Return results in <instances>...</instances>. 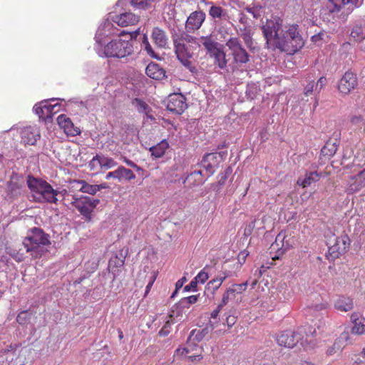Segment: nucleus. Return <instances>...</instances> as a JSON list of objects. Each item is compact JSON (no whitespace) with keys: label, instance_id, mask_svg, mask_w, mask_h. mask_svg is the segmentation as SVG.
Here are the masks:
<instances>
[{"label":"nucleus","instance_id":"obj_1","mask_svg":"<svg viewBox=\"0 0 365 365\" xmlns=\"http://www.w3.org/2000/svg\"><path fill=\"white\" fill-rule=\"evenodd\" d=\"M267 48L292 55L304 45V40L297 24L283 25L280 18L267 19L262 26Z\"/></svg>","mask_w":365,"mask_h":365},{"label":"nucleus","instance_id":"obj_2","mask_svg":"<svg viewBox=\"0 0 365 365\" xmlns=\"http://www.w3.org/2000/svg\"><path fill=\"white\" fill-rule=\"evenodd\" d=\"M22 244L31 258L38 259L48 252L46 246L51 245L50 237L42 229L33 227L28 231Z\"/></svg>","mask_w":365,"mask_h":365},{"label":"nucleus","instance_id":"obj_3","mask_svg":"<svg viewBox=\"0 0 365 365\" xmlns=\"http://www.w3.org/2000/svg\"><path fill=\"white\" fill-rule=\"evenodd\" d=\"M26 183L35 202L57 204L59 192L54 190L46 180L28 175Z\"/></svg>","mask_w":365,"mask_h":365},{"label":"nucleus","instance_id":"obj_4","mask_svg":"<svg viewBox=\"0 0 365 365\" xmlns=\"http://www.w3.org/2000/svg\"><path fill=\"white\" fill-rule=\"evenodd\" d=\"M139 34V29L131 33L122 31L120 36L125 38L112 40L104 48V53L107 57L124 58L133 52V46L131 43L133 38H135Z\"/></svg>","mask_w":365,"mask_h":365},{"label":"nucleus","instance_id":"obj_5","mask_svg":"<svg viewBox=\"0 0 365 365\" xmlns=\"http://www.w3.org/2000/svg\"><path fill=\"white\" fill-rule=\"evenodd\" d=\"M316 334L315 329L312 331V327L309 325H305L299 327L296 331L285 330L279 333L277 336V344L286 348H293L297 343L301 341L304 345V337L306 336L305 341L309 335Z\"/></svg>","mask_w":365,"mask_h":365},{"label":"nucleus","instance_id":"obj_6","mask_svg":"<svg viewBox=\"0 0 365 365\" xmlns=\"http://www.w3.org/2000/svg\"><path fill=\"white\" fill-rule=\"evenodd\" d=\"M99 202V200L93 199L88 196H78L77 195L71 196V204L84 217L86 221L91 220L92 212Z\"/></svg>","mask_w":365,"mask_h":365},{"label":"nucleus","instance_id":"obj_7","mask_svg":"<svg viewBox=\"0 0 365 365\" xmlns=\"http://www.w3.org/2000/svg\"><path fill=\"white\" fill-rule=\"evenodd\" d=\"M173 44L178 60L192 73H197V69L191 61L193 57V52L190 47L175 40H173Z\"/></svg>","mask_w":365,"mask_h":365},{"label":"nucleus","instance_id":"obj_8","mask_svg":"<svg viewBox=\"0 0 365 365\" xmlns=\"http://www.w3.org/2000/svg\"><path fill=\"white\" fill-rule=\"evenodd\" d=\"M185 97L181 93H173L168 96L167 109L176 114L182 113L187 108Z\"/></svg>","mask_w":365,"mask_h":365},{"label":"nucleus","instance_id":"obj_9","mask_svg":"<svg viewBox=\"0 0 365 365\" xmlns=\"http://www.w3.org/2000/svg\"><path fill=\"white\" fill-rule=\"evenodd\" d=\"M357 86L356 75L351 71H346L339 81L338 89L341 93L347 95Z\"/></svg>","mask_w":365,"mask_h":365},{"label":"nucleus","instance_id":"obj_10","mask_svg":"<svg viewBox=\"0 0 365 365\" xmlns=\"http://www.w3.org/2000/svg\"><path fill=\"white\" fill-rule=\"evenodd\" d=\"M109 19L117 25L124 27L134 25L139 21V17L131 12L109 14Z\"/></svg>","mask_w":365,"mask_h":365},{"label":"nucleus","instance_id":"obj_11","mask_svg":"<svg viewBox=\"0 0 365 365\" xmlns=\"http://www.w3.org/2000/svg\"><path fill=\"white\" fill-rule=\"evenodd\" d=\"M205 13L202 11L192 12L187 17L185 23V29L187 32H193L198 30L205 20Z\"/></svg>","mask_w":365,"mask_h":365},{"label":"nucleus","instance_id":"obj_12","mask_svg":"<svg viewBox=\"0 0 365 365\" xmlns=\"http://www.w3.org/2000/svg\"><path fill=\"white\" fill-rule=\"evenodd\" d=\"M327 245L329 246V252L340 254L345 252L349 245V239L346 235L340 237L333 236V240L329 239Z\"/></svg>","mask_w":365,"mask_h":365},{"label":"nucleus","instance_id":"obj_13","mask_svg":"<svg viewBox=\"0 0 365 365\" xmlns=\"http://www.w3.org/2000/svg\"><path fill=\"white\" fill-rule=\"evenodd\" d=\"M21 142L25 145H34L40 138L39 130L36 127L28 126L21 133Z\"/></svg>","mask_w":365,"mask_h":365},{"label":"nucleus","instance_id":"obj_14","mask_svg":"<svg viewBox=\"0 0 365 365\" xmlns=\"http://www.w3.org/2000/svg\"><path fill=\"white\" fill-rule=\"evenodd\" d=\"M110 19L106 20L98 29L96 38L97 41L106 36H110L113 35H118L117 31H118L116 28L113 27Z\"/></svg>","mask_w":365,"mask_h":365},{"label":"nucleus","instance_id":"obj_15","mask_svg":"<svg viewBox=\"0 0 365 365\" xmlns=\"http://www.w3.org/2000/svg\"><path fill=\"white\" fill-rule=\"evenodd\" d=\"M57 122L60 127L64 129L65 133L68 135H76L80 133V130L77 128H74V125L69 118L66 115L61 114L58 116Z\"/></svg>","mask_w":365,"mask_h":365},{"label":"nucleus","instance_id":"obj_16","mask_svg":"<svg viewBox=\"0 0 365 365\" xmlns=\"http://www.w3.org/2000/svg\"><path fill=\"white\" fill-rule=\"evenodd\" d=\"M202 46L207 51V53L211 55L218 48H220L219 43L216 41L212 35L202 36L199 38L198 48Z\"/></svg>","mask_w":365,"mask_h":365},{"label":"nucleus","instance_id":"obj_17","mask_svg":"<svg viewBox=\"0 0 365 365\" xmlns=\"http://www.w3.org/2000/svg\"><path fill=\"white\" fill-rule=\"evenodd\" d=\"M151 38L158 48H164L168 45V38L165 32L158 27L153 29Z\"/></svg>","mask_w":365,"mask_h":365},{"label":"nucleus","instance_id":"obj_18","mask_svg":"<svg viewBox=\"0 0 365 365\" xmlns=\"http://www.w3.org/2000/svg\"><path fill=\"white\" fill-rule=\"evenodd\" d=\"M334 308L340 312H347L354 308L353 299L347 296H339L334 304Z\"/></svg>","mask_w":365,"mask_h":365},{"label":"nucleus","instance_id":"obj_19","mask_svg":"<svg viewBox=\"0 0 365 365\" xmlns=\"http://www.w3.org/2000/svg\"><path fill=\"white\" fill-rule=\"evenodd\" d=\"M145 73L148 76L155 80H162L165 77V71L156 63H150Z\"/></svg>","mask_w":365,"mask_h":365},{"label":"nucleus","instance_id":"obj_20","mask_svg":"<svg viewBox=\"0 0 365 365\" xmlns=\"http://www.w3.org/2000/svg\"><path fill=\"white\" fill-rule=\"evenodd\" d=\"M202 174L201 170H195L189 175H187L186 178L184 180L183 183L188 187H192L194 186L202 185L205 182L202 178Z\"/></svg>","mask_w":365,"mask_h":365},{"label":"nucleus","instance_id":"obj_21","mask_svg":"<svg viewBox=\"0 0 365 365\" xmlns=\"http://www.w3.org/2000/svg\"><path fill=\"white\" fill-rule=\"evenodd\" d=\"M347 189L349 193H354L365 187V170L361 171L356 176L352 178Z\"/></svg>","mask_w":365,"mask_h":365},{"label":"nucleus","instance_id":"obj_22","mask_svg":"<svg viewBox=\"0 0 365 365\" xmlns=\"http://www.w3.org/2000/svg\"><path fill=\"white\" fill-rule=\"evenodd\" d=\"M351 319L354 324L351 331L356 334H362L365 331V318H359L357 313H353Z\"/></svg>","mask_w":365,"mask_h":365},{"label":"nucleus","instance_id":"obj_23","mask_svg":"<svg viewBox=\"0 0 365 365\" xmlns=\"http://www.w3.org/2000/svg\"><path fill=\"white\" fill-rule=\"evenodd\" d=\"M173 40L176 41H179L182 43L184 45L190 44L189 46H195V48H198L199 44V38L192 36L188 34L185 32L180 34V35H175L173 36Z\"/></svg>","mask_w":365,"mask_h":365},{"label":"nucleus","instance_id":"obj_24","mask_svg":"<svg viewBox=\"0 0 365 365\" xmlns=\"http://www.w3.org/2000/svg\"><path fill=\"white\" fill-rule=\"evenodd\" d=\"M329 1L328 8L331 12L339 11L343 6L348 4H351L355 7L360 5L359 0H329Z\"/></svg>","mask_w":365,"mask_h":365},{"label":"nucleus","instance_id":"obj_25","mask_svg":"<svg viewBox=\"0 0 365 365\" xmlns=\"http://www.w3.org/2000/svg\"><path fill=\"white\" fill-rule=\"evenodd\" d=\"M214 329L212 324H207L202 329H193L191 331L189 338L197 342L202 341L209 333Z\"/></svg>","mask_w":365,"mask_h":365},{"label":"nucleus","instance_id":"obj_26","mask_svg":"<svg viewBox=\"0 0 365 365\" xmlns=\"http://www.w3.org/2000/svg\"><path fill=\"white\" fill-rule=\"evenodd\" d=\"M321 174L318 173L317 172H311L306 174L304 178H299L297 180V184L303 187H307L311 185L313 182L319 180Z\"/></svg>","mask_w":365,"mask_h":365},{"label":"nucleus","instance_id":"obj_27","mask_svg":"<svg viewBox=\"0 0 365 365\" xmlns=\"http://www.w3.org/2000/svg\"><path fill=\"white\" fill-rule=\"evenodd\" d=\"M209 15L214 19L228 20L229 16L225 9L221 6L212 5L208 11Z\"/></svg>","mask_w":365,"mask_h":365},{"label":"nucleus","instance_id":"obj_28","mask_svg":"<svg viewBox=\"0 0 365 365\" xmlns=\"http://www.w3.org/2000/svg\"><path fill=\"white\" fill-rule=\"evenodd\" d=\"M247 282L242 283V284H233L231 287L228 288L226 292L224 293L222 296V302L223 304L228 303V297L227 296L230 294H240L245 291L247 288Z\"/></svg>","mask_w":365,"mask_h":365},{"label":"nucleus","instance_id":"obj_29","mask_svg":"<svg viewBox=\"0 0 365 365\" xmlns=\"http://www.w3.org/2000/svg\"><path fill=\"white\" fill-rule=\"evenodd\" d=\"M117 172V180L119 182H122L123 180L130 181L135 178V174L130 169H127L123 166H119L116 169Z\"/></svg>","mask_w":365,"mask_h":365},{"label":"nucleus","instance_id":"obj_30","mask_svg":"<svg viewBox=\"0 0 365 365\" xmlns=\"http://www.w3.org/2000/svg\"><path fill=\"white\" fill-rule=\"evenodd\" d=\"M210 56L214 57L215 64L217 65L220 68L225 69L227 68V60L225 53L222 50L218 48Z\"/></svg>","mask_w":365,"mask_h":365},{"label":"nucleus","instance_id":"obj_31","mask_svg":"<svg viewBox=\"0 0 365 365\" xmlns=\"http://www.w3.org/2000/svg\"><path fill=\"white\" fill-rule=\"evenodd\" d=\"M73 183L80 185L78 190L82 192L93 195L98 192V187H96V185H90L85 180H74Z\"/></svg>","mask_w":365,"mask_h":365},{"label":"nucleus","instance_id":"obj_32","mask_svg":"<svg viewBox=\"0 0 365 365\" xmlns=\"http://www.w3.org/2000/svg\"><path fill=\"white\" fill-rule=\"evenodd\" d=\"M232 54L233 56L234 61L237 63H246L250 60L249 55L243 47H241L240 48L233 51Z\"/></svg>","mask_w":365,"mask_h":365},{"label":"nucleus","instance_id":"obj_33","mask_svg":"<svg viewBox=\"0 0 365 365\" xmlns=\"http://www.w3.org/2000/svg\"><path fill=\"white\" fill-rule=\"evenodd\" d=\"M168 148V143L165 140H162L158 145L150 148L151 155L156 158H161Z\"/></svg>","mask_w":365,"mask_h":365},{"label":"nucleus","instance_id":"obj_34","mask_svg":"<svg viewBox=\"0 0 365 365\" xmlns=\"http://www.w3.org/2000/svg\"><path fill=\"white\" fill-rule=\"evenodd\" d=\"M349 338V334L346 332H343L340 337L336 340L332 347H330L327 350V354L329 355L333 354L334 353L339 351L344 346L342 343V341L347 340Z\"/></svg>","mask_w":365,"mask_h":365},{"label":"nucleus","instance_id":"obj_35","mask_svg":"<svg viewBox=\"0 0 365 365\" xmlns=\"http://www.w3.org/2000/svg\"><path fill=\"white\" fill-rule=\"evenodd\" d=\"M222 158L223 154L221 153H212L205 155L202 160H204V162L205 163L207 161L209 163L212 164V165L217 167L220 163L222 160Z\"/></svg>","mask_w":365,"mask_h":365},{"label":"nucleus","instance_id":"obj_36","mask_svg":"<svg viewBox=\"0 0 365 365\" xmlns=\"http://www.w3.org/2000/svg\"><path fill=\"white\" fill-rule=\"evenodd\" d=\"M132 106L140 113H148L151 108L148 103L140 98H135L132 101Z\"/></svg>","mask_w":365,"mask_h":365},{"label":"nucleus","instance_id":"obj_37","mask_svg":"<svg viewBox=\"0 0 365 365\" xmlns=\"http://www.w3.org/2000/svg\"><path fill=\"white\" fill-rule=\"evenodd\" d=\"M337 150V145L336 143L327 142L322 148V155L327 157H332Z\"/></svg>","mask_w":365,"mask_h":365},{"label":"nucleus","instance_id":"obj_38","mask_svg":"<svg viewBox=\"0 0 365 365\" xmlns=\"http://www.w3.org/2000/svg\"><path fill=\"white\" fill-rule=\"evenodd\" d=\"M33 110L40 118H43L46 114L45 110H46L47 113L51 112V106L47 105L46 102H41L36 104L34 106Z\"/></svg>","mask_w":365,"mask_h":365},{"label":"nucleus","instance_id":"obj_39","mask_svg":"<svg viewBox=\"0 0 365 365\" xmlns=\"http://www.w3.org/2000/svg\"><path fill=\"white\" fill-rule=\"evenodd\" d=\"M351 36L356 41H361L365 38V29L361 25H356L351 30Z\"/></svg>","mask_w":365,"mask_h":365},{"label":"nucleus","instance_id":"obj_40","mask_svg":"<svg viewBox=\"0 0 365 365\" xmlns=\"http://www.w3.org/2000/svg\"><path fill=\"white\" fill-rule=\"evenodd\" d=\"M100 167L103 169H110L115 167L118 163L113 158L100 155Z\"/></svg>","mask_w":365,"mask_h":365},{"label":"nucleus","instance_id":"obj_41","mask_svg":"<svg viewBox=\"0 0 365 365\" xmlns=\"http://www.w3.org/2000/svg\"><path fill=\"white\" fill-rule=\"evenodd\" d=\"M21 185L11 180L7 185L8 192L13 197L20 195Z\"/></svg>","mask_w":365,"mask_h":365},{"label":"nucleus","instance_id":"obj_42","mask_svg":"<svg viewBox=\"0 0 365 365\" xmlns=\"http://www.w3.org/2000/svg\"><path fill=\"white\" fill-rule=\"evenodd\" d=\"M30 319L31 313L27 310L21 312L16 317V322L22 326H26L29 323Z\"/></svg>","mask_w":365,"mask_h":365},{"label":"nucleus","instance_id":"obj_43","mask_svg":"<svg viewBox=\"0 0 365 365\" xmlns=\"http://www.w3.org/2000/svg\"><path fill=\"white\" fill-rule=\"evenodd\" d=\"M153 0H130V4L138 9H145Z\"/></svg>","mask_w":365,"mask_h":365},{"label":"nucleus","instance_id":"obj_44","mask_svg":"<svg viewBox=\"0 0 365 365\" xmlns=\"http://www.w3.org/2000/svg\"><path fill=\"white\" fill-rule=\"evenodd\" d=\"M226 46L231 50L232 53L242 47L239 38L236 37L229 38L226 42Z\"/></svg>","mask_w":365,"mask_h":365},{"label":"nucleus","instance_id":"obj_45","mask_svg":"<svg viewBox=\"0 0 365 365\" xmlns=\"http://www.w3.org/2000/svg\"><path fill=\"white\" fill-rule=\"evenodd\" d=\"M284 240H286L285 233L283 232H279L277 235L274 242L272 244L271 248L279 251V248L282 246V243H284Z\"/></svg>","mask_w":365,"mask_h":365},{"label":"nucleus","instance_id":"obj_46","mask_svg":"<svg viewBox=\"0 0 365 365\" xmlns=\"http://www.w3.org/2000/svg\"><path fill=\"white\" fill-rule=\"evenodd\" d=\"M173 315H169V319L165 322L163 328L160 330L159 334L160 336H167L170 332L171 324L174 323L173 322Z\"/></svg>","mask_w":365,"mask_h":365},{"label":"nucleus","instance_id":"obj_47","mask_svg":"<svg viewBox=\"0 0 365 365\" xmlns=\"http://www.w3.org/2000/svg\"><path fill=\"white\" fill-rule=\"evenodd\" d=\"M259 89L255 84H248L246 90V95L250 100L255 99L258 93Z\"/></svg>","mask_w":365,"mask_h":365},{"label":"nucleus","instance_id":"obj_48","mask_svg":"<svg viewBox=\"0 0 365 365\" xmlns=\"http://www.w3.org/2000/svg\"><path fill=\"white\" fill-rule=\"evenodd\" d=\"M294 239L290 235H286V240H284V243H282V246L279 248V252H280L281 254L284 253L292 247Z\"/></svg>","mask_w":365,"mask_h":365},{"label":"nucleus","instance_id":"obj_49","mask_svg":"<svg viewBox=\"0 0 365 365\" xmlns=\"http://www.w3.org/2000/svg\"><path fill=\"white\" fill-rule=\"evenodd\" d=\"M142 45L144 46L145 50L149 56L152 57L155 56L151 45L148 41V38L146 34H144L143 36Z\"/></svg>","mask_w":365,"mask_h":365},{"label":"nucleus","instance_id":"obj_50","mask_svg":"<svg viewBox=\"0 0 365 365\" xmlns=\"http://www.w3.org/2000/svg\"><path fill=\"white\" fill-rule=\"evenodd\" d=\"M200 166L205 170L206 173H207V174H208L207 175L208 177H210L214 174V173L215 171V168H217L216 166L212 165V164L209 163L207 161H206V163L204 162V160H202V159L200 163Z\"/></svg>","mask_w":365,"mask_h":365},{"label":"nucleus","instance_id":"obj_51","mask_svg":"<svg viewBox=\"0 0 365 365\" xmlns=\"http://www.w3.org/2000/svg\"><path fill=\"white\" fill-rule=\"evenodd\" d=\"M9 255L16 262H23L24 261L25 259V255H24V253L21 252V250H12L10 252H9Z\"/></svg>","mask_w":365,"mask_h":365},{"label":"nucleus","instance_id":"obj_52","mask_svg":"<svg viewBox=\"0 0 365 365\" xmlns=\"http://www.w3.org/2000/svg\"><path fill=\"white\" fill-rule=\"evenodd\" d=\"M209 278L208 274L205 272V269L201 270L194 278L197 283L204 284Z\"/></svg>","mask_w":365,"mask_h":365},{"label":"nucleus","instance_id":"obj_53","mask_svg":"<svg viewBox=\"0 0 365 365\" xmlns=\"http://www.w3.org/2000/svg\"><path fill=\"white\" fill-rule=\"evenodd\" d=\"M327 302L313 303L309 305V307L314 311L319 312L325 309L327 307Z\"/></svg>","mask_w":365,"mask_h":365},{"label":"nucleus","instance_id":"obj_54","mask_svg":"<svg viewBox=\"0 0 365 365\" xmlns=\"http://www.w3.org/2000/svg\"><path fill=\"white\" fill-rule=\"evenodd\" d=\"M314 91H315V83L314 81H312L309 82L304 87V93L305 96H308L311 95Z\"/></svg>","mask_w":365,"mask_h":365},{"label":"nucleus","instance_id":"obj_55","mask_svg":"<svg viewBox=\"0 0 365 365\" xmlns=\"http://www.w3.org/2000/svg\"><path fill=\"white\" fill-rule=\"evenodd\" d=\"M327 78L324 76L319 78L317 82L315 83V92H320L321 90L327 84Z\"/></svg>","mask_w":365,"mask_h":365},{"label":"nucleus","instance_id":"obj_56","mask_svg":"<svg viewBox=\"0 0 365 365\" xmlns=\"http://www.w3.org/2000/svg\"><path fill=\"white\" fill-rule=\"evenodd\" d=\"M229 277V272H220L217 276L213 279V282H220V284H222V283Z\"/></svg>","mask_w":365,"mask_h":365},{"label":"nucleus","instance_id":"obj_57","mask_svg":"<svg viewBox=\"0 0 365 365\" xmlns=\"http://www.w3.org/2000/svg\"><path fill=\"white\" fill-rule=\"evenodd\" d=\"M232 169L231 168H227L224 173H222L220 175V178L218 181L219 185H222L225 184L226 180L227 179L228 176L231 174Z\"/></svg>","mask_w":365,"mask_h":365},{"label":"nucleus","instance_id":"obj_58","mask_svg":"<svg viewBox=\"0 0 365 365\" xmlns=\"http://www.w3.org/2000/svg\"><path fill=\"white\" fill-rule=\"evenodd\" d=\"M198 295H191L182 299V303H188V305L195 304L197 301Z\"/></svg>","mask_w":365,"mask_h":365},{"label":"nucleus","instance_id":"obj_59","mask_svg":"<svg viewBox=\"0 0 365 365\" xmlns=\"http://www.w3.org/2000/svg\"><path fill=\"white\" fill-rule=\"evenodd\" d=\"M255 222H256V220H254L249 225H247L246 226V227L245 228V231H244V235L245 236H250L252 233L253 230L255 227Z\"/></svg>","mask_w":365,"mask_h":365},{"label":"nucleus","instance_id":"obj_60","mask_svg":"<svg viewBox=\"0 0 365 365\" xmlns=\"http://www.w3.org/2000/svg\"><path fill=\"white\" fill-rule=\"evenodd\" d=\"M221 286V284L220 282H213V279L210 280L207 284V288L208 289H212V292L214 293L216 290L219 289V287Z\"/></svg>","mask_w":365,"mask_h":365},{"label":"nucleus","instance_id":"obj_61","mask_svg":"<svg viewBox=\"0 0 365 365\" xmlns=\"http://www.w3.org/2000/svg\"><path fill=\"white\" fill-rule=\"evenodd\" d=\"M237 317L234 315L229 314L226 317V324L228 327H232L236 322Z\"/></svg>","mask_w":365,"mask_h":365},{"label":"nucleus","instance_id":"obj_62","mask_svg":"<svg viewBox=\"0 0 365 365\" xmlns=\"http://www.w3.org/2000/svg\"><path fill=\"white\" fill-rule=\"evenodd\" d=\"M197 282L195 280V279H193L189 284L186 285L184 288V290L186 291V292H189V291H195L196 290V288H197Z\"/></svg>","mask_w":365,"mask_h":365},{"label":"nucleus","instance_id":"obj_63","mask_svg":"<svg viewBox=\"0 0 365 365\" xmlns=\"http://www.w3.org/2000/svg\"><path fill=\"white\" fill-rule=\"evenodd\" d=\"M155 279H156V274H155V273L154 272V273H153V274H152V275L150 277L149 282H148V284H147V286H146V289H145V294H147L149 292V291H150V289H151V287H152V286H153V283H154V282H155Z\"/></svg>","mask_w":365,"mask_h":365},{"label":"nucleus","instance_id":"obj_64","mask_svg":"<svg viewBox=\"0 0 365 365\" xmlns=\"http://www.w3.org/2000/svg\"><path fill=\"white\" fill-rule=\"evenodd\" d=\"M247 256L248 252L246 250L241 252L237 257L239 263L241 264H244Z\"/></svg>","mask_w":365,"mask_h":365}]
</instances>
